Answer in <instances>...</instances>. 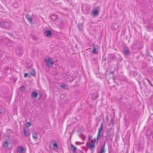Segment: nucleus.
<instances>
[{
    "label": "nucleus",
    "mask_w": 153,
    "mask_h": 153,
    "mask_svg": "<svg viewBox=\"0 0 153 153\" xmlns=\"http://www.w3.org/2000/svg\"><path fill=\"white\" fill-rule=\"evenodd\" d=\"M103 123H102L98 129V134L97 139H95L92 140L91 142H88L86 143V146L88 149H89L91 151H94L95 147V144H97L98 142L97 140H98L99 137H100L102 135L101 134V132L102 128Z\"/></svg>",
    "instance_id": "f257e3e1"
},
{
    "label": "nucleus",
    "mask_w": 153,
    "mask_h": 153,
    "mask_svg": "<svg viewBox=\"0 0 153 153\" xmlns=\"http://www.w3.org/2000/svg\"><path fill=\"white\" fill-rule=\"evenodd\" d=\"M11 143V141L9 134H5L4 136V140L2 142L3 146L5 148H8L10 146Z\"/></svg>",
    "instance_id": "f03ea898"
},
{
    "label": "nucleus",
    "mask_w": 153,
    "mask_h": 153,
    "mask_svg": "<svg viewBox=\"0 0 153 153\" xmlns=\"http://www.w3.org/2000/svg\"><path fill=\"white\" fill-rule=\"evenodd\" d=\"M11 22L10 20L2 21L0 22V24L2 27L8 29L11 25Z\"/></svg>",
    "instance_id": "7ed1b4c3"
},
{
    "label": "nucleus",
    "mask_w": 153,
    "mask_h": 153,
    "mask_svg": "<svg viewBox=\"0 0 153 153\" xmlns=\"http://www.w3.org/2000/svg\"><path fill=\"white\" fill-rule=\"evenodd\" d=\"M45 61L48 66L51 67L53 65V62L50 58L48 57L45 58Z\"/></svg>",
    "instance_id": "20e7f679"
},
{
    "label": "nucleus",
    "mask_w": 153,
    "mask_h": 153,
    "mask_svg": "<svg viewBox=\"0 0 153 153\" xmlns=\"http://www.w3.org/2000/svg\"><path fill=\"white\" fill-rule=\"evenodd\" d=\"M26 148L23 146H19L16 149L17 153H25L26 152Z\"/></svg>",
    "instance_id": "39448f33"
},
{
    "label": "nucleus",
    "mask_w": 153,
    "mask_h": 153,
    "mask_svg": "<svg viewBox=\"0 0 153 153\" xmlns=\"http://www.w3.org/2000/svg\"><path fill=\"white\" fill-rule=\"evenodd\" d=\"M99 14V10L97 8H94L92 10V14L93 16H97Z\"/></svg>",
    "instance_id": "423d86ee"
},
{
    "label": "nucleus",
    "mask_w": 153,
    "mask_h": 153,
    "mask_svg": "<svg viewBox=\"0 0 153 153\" xmlns=\"http://www.w3.org/2000/svg\"><path fill=\"white\" fill-rule=\"evenodd\" d=\"M105 143H104L102 146L100 147L99 150H97V153H105Z\"/></svg>",
    "instance_id": "0eeeda50"
},
{
    "label": "nucleus",
    "mask_w": 153,
    "mask_h": 153,
    "mask_svg": "<svg viewBox=\"0 0 153 153\" xmlns=\"http://www.w3.org/2000/svg\"><path fill=\"white\" fill-rule=\"evenodd\" d=\"M16 51L17 54L19 55L22 54L24 52V50L22 47H19L17 48Z\"/></svg>",
    "instance_id": "6e6552de"
},
{
    "label": "nucleus",
    "mask_w": 153,
    "mask_h": 153,
    "mask_svg": "<svg viewBox=\"0 0 153 153\" xmlns=\"http://www.w3.org/2000/svg\"><path fill=\"white\" fill-rule=\"evenodd\" d=\"M26 18L30 23H32V19L31 18H30V16L29 14H26Z\"/></svg>",
    "instance_id": "1a4fd4ad"
},
{
    "label": "nucleus",
    "mask_w": 153,
    "mask_h": 153,
    "mask_svg": "<svg viewBox=\"0 0 153 153\" xmlns=\"http://www.w3.org/2000/svg\"><path fill=\"white\" fill-rule=\"evenodd\" d=\"M45 35L49 37L52 35L51 32L49 30L45 31Z\"/></svg>",
    "instance_id": "9d476101"
},
{
    "label": "nucleus",
    "mask_w": 153,
    "mask_h": 153,
    "mask_svg": "<svg viewBox=\"0 0 153 153\" xmlns=\"http://www.w3.org/2000/svg\"><path fill=\"white\" fill-rule=\"evenodd\" d=\"M53 149L56 151H57L59 149V146L57 143L56 142L53 143Z\"/></svg>",
    "instance_id": "9b49d317"
},
{
    "label": "nucleus",
    "mask_w": 153,
    "mask_h": 153,
    "mask_svg": "<svg viewBox=\"0 0 153 153\" xmlns=\"http://www.w3.org/2000/svg\"><path fill=\"white\" fill-rule=\"evenodd\" d=\"M124 53L125 54L127 55L129 54V50L128 48L124 47L123 48Z\"/></svg>",
    "instance_id": "f8f14e48"
},
{
    "label": "nucleus",
    "mask_w": 153,
    "mask_h": 153,
    "mask_svg": "<svg viewBox=\"0 0 153 153\" xmlns=\"http://www.w3.org/2000/svg\"><path fill=\"white\" fill-rule=\"evenodd\" d=\"M38 96V94L35 92L33 91L32 94V97L33 98H36Z\"/></svg>",
    "instance_id": "ddd939ff"
},
{
    "label": "nucleus",
    "mask_w": 153,
    "mask_h": 153,
    "mask_svg": "<svg viewBox=\"0 0 153 153\" xmlns=\"http://www.w3.org/2000/svg\"><path fill=\"white\" fill-rule=\"evenodd\" d=\"M30 74L33 76H35L36 75V72H35V70L34 69H32L30 71Z\"/></svg>",
    "instance_id": "4468645a"
},
{
    "label": "nucleus",
    "mask_w": 153,
    "mask_h": 153,
    "mask_svg": "<svg viewBox=\"0 0 153 153\" xmlns=\"http://www.w3.org/2000/svg\"><path fill=\"white\" fill-rule=\"evenodd\" d=\"M24 135L26 136H28L29 134V132L28 129H25L24 130Z\"/></svg>",
    "instance_id": "2eb2a0df"
},
{
    "label": "nucleus",
    "mask_w": 153,
    "mask_h": 153,
    "mask_svg": "<svg viewBox=\"0 0 153 153\" xmlns=\"http://www.w3.org/2000/svg\"><path fill=\"white\" fill-rule=\"evenodd\" d=\"M71 149L72 151L73 152H76V148L72 144L71 145Z\"/></svg>",
    "instance_id": "dca6fc26"
},
{
    "label": "nucleus",
    "mask_w": 153,
    "mask_h": 153,
    "mask_svg": "<svg viewBox=\"0 0 153 153\" xmlns=\"http://www.w3.org/2000/svg\"><path fill=\"white\" fill-rule=\"evenodd\" d=\"M32 136L33 138L34 139H36L38 137V134L36 133H33Z\"/></svg>",
    "instance_id": "f3484780"
},
{
    "label": "nucleus",
    "mask_w": 153,
    "mask_h": 153,
    "mask_svg": "<svg viewBox=\"0 0 153 153\" xmlns=\"http://www.w3.org/2000/svg\"><path fill=\"white\" fill-rule=\"evenodd\" d=\"M98 48H96L95 47H94L93 48V53L97 54L98 53Z\"/></svg>",
    "instance_id": "a211bd4d"
},
{
    "label": "nucleus",
    "mask_w": 153,
    "mask_h": 153,
    "mask_svg": "<svg viewBox=\"0 0 153 153\" xmlns=\"http://www.w3.org/2000/svg\"><path fill=\"white\" fill-rule=\"evenodd\" d=\"M7 46L9 49L10 50L13 49V45L10 43H8Z\"/></svg>",
    "instance_id": "6ab92c4d"
},
{
    "label": "nucleus",
    "mask_w": 153,
    "mask_h": 153,
    "mask_svg": "<svg viewBox=\"0 0 153 153\" xmlns=\"http://www.w3.org/2000/svg\"><path fill=\"white\" fill-rule=\"evenodd\" d=\"M92 98L93 100H95L97 98V96L96 95H93L92 96Z\"/></svg>",
    "instance_id": "aec40b11"
},
{
    "label": "nucleus",
    "mask_w": 153,
    "mask_h": 153,
    "mask_svg": "<svg viewBox=\"0 0 153 153\" xmlns=\"http://www.w3.org/2000/svg\"><path fill=\"white\" fill-rule=\"evenodd\" d=\"M82 25L81 24H78V29L80 30H82Z\"/></svg>",
    "instance_id": "412c9836"
},
{
    "label": "nucleus",
    "mask_w": 153,
    "mask_h": 153,
    "mask_svg": "<svg viewBox=\"0 0 153 153\" xmlns=\"http://www.w3.org/2000/svg\"><path fill=\"white\" fill-rule=\"evenodd\" d=\"M30 125H31L30 123L29 122H28L27 123L26 126L27 127H29L30 126Z\"/></svg>",
    "instance_id": "4be33fe9"
},
{
    "label": "nucleus",
    "mask_w": 153,
    "mask_h": 153,
    "mask_svg": "<svg viewBox=\"0 0 153 153\" xmlns=\"http://www.w3.org/2000/svg\"><path fill=\"white\" fill-rule=\"evenodd\" d=\"M14 6L15 8L17 7H18V3H15V4H14Z\"/></svg>",
    "instance_id": "5701e85b"
},
{
    "label": "nucleus",
    "mask_w": 153,
    "mask_h": 153,
    "mask_svg": "<svg viewBox=\"0 0 153 153\" xmlns=\"http://www.w3.org/2000/svg\"><path fill=\"white\" fill-rule=\"evenodd\" d=\"M146 80L147 81V82H148L150 84V85H152L151 83V81L149 80L148 79H146Z\"/></svg>",
    "instance_id": "b1692460"
},
{
    "label": "nucleus",
    "mask_w": 153,
    "mask_h": 153,
    "mask_svg": "<svg viewBox=\"0 0 153 153\" xmlns=\"http://www.w3.org/2000/svg\"><path fill=\"white\" fill-rule=\"evenodd\" d=\"M4 112V109L1 107L0 108V113H2Z\"/></svg>",
    "instance_id": "393cba45"
},
{
    "label": "nucleus",
    "mask_w": 153,
    "mask_h": 153,
    "mask_svg": "<svg viewBox=\"0 0 153 153\" xmlns=\"http://www.w3.org/2000/svg\"><path fill=\"white\" fill-rule=\"evenodd\" d=\"M65 85L64 84H62L60 85V87L62 88L65 87Z\"/></svg>",
    "instance_id": "a878e982"
},
{
    "label": "nucleus",
    "mask_w": 153,
    "mask_h": 153,
    "mask_svg": "<svg viewBox=\"0 0 153 153\" xmlns=\"http://www.w3.org/2000/svg\"><path fill=\"white\" fill-rule=\"evenodd\" d=\"M92 136L90 135H89L88 137V139L89 140H90L92 138Z\"/></svg>",
    "instance_id": "bb28decb"
},
{
    "label": "nucleus",
    "mask_w": 153,
    "mask_h": 153,
    "mask_svg": "<svg viewBox=\"0 0 153 153\" xmlns=\"http://www.w3.org/2000/svg\"><path fill=\"white\" fill-rule=\"evenodd\" d=\"M20 89H21V90L23 91L25 89L24 87H23V86H21V87H20Z\"/></svg>",
    "instance_id": "cd10ccee"
},
{
    "label": "nucleus",
    "mask_w": 153,
    "mask_h": 153,
    "mask_svg": "<svg viewBox=\"0 0 153 153\" xmlns=\"http://www.w3.org/2000/svg\"><path fill=\"white\" fill-rule=\"evenodd\" d=\"M28 76V74L27 73H25L24 76V77H26L27 76Z\"/></svg>",
    "instance_id": "c85d7f7f"
},
{
    "label": "nucleus",
    "mask_w": 153,
    "mask_h": 153,
    "mask_svg": "<svg viewBox=\"0 0 153 153\" xmlns=\"http://www.w3.org/2000/svg\"><path fill=\"white\" fill-rule=\"evenodd\" d=\"M56 17V16L55 15H52L51 16V18L52 19H53V18H54V17Z\"/></svg>",
    "instance_id": "c756f323"
},
{
    "label": "nucleus",
    "mask_w": 153,
    "mask_h": 153,
    "mask_svg": "<svg viewBox=\"0 0 153 153\" xmlns=\"http://www.w3.org/2000/svg\"><path fill=\"white\" fill-rule=\"evenodd\" d=\"M30 66L28 68H30L31 66V63H30Z\"/></svg>",
    "instance_id": "7c9ffc66"
},
{
    "label": "nucleus",
    "mask_w": 153,
    "mask_h": 153,
    "mask_svg": "<svg viewBox=\"0 0 153 153\" xmlns=\"http://www.w3.org/2000/svg\"><path fill=\"white\" fill-rule=\"evenodd\" d=\"M62 96H63V95L61 94L60 96V97H61Z\"/></svg>",
    "instance_id": "2f4dec72"
},
{
    "label": "nucleus",
    "mask_w": 153,
    "mask_h": 153,
    "mask_svg": "<svg viewBox=\"0 0 153 153\" xmlns=\"http://www.w3.org/2000/svg\"><path fill=\"white\" fill-rule=\"evenodd\" d=\"M83 6H82V10H83Z\"/></svg>",
    "instance_id": "473e14b6"
},
{
    "label": "nucleus",
    "mask_w": 153,
    "mask_h": 153,
    "mask_svg": "<svg viewBox=\"0 0 153 153\" xmlns=\"http://www.w3.org/2000/svg\"><path fill=\"white\" fill-rule=\"evenodd\" d=\"M73 153H77L76 152H73Z\"/></svg>",
    "instance_id": "72a5a7b5"
}]
</instances>
